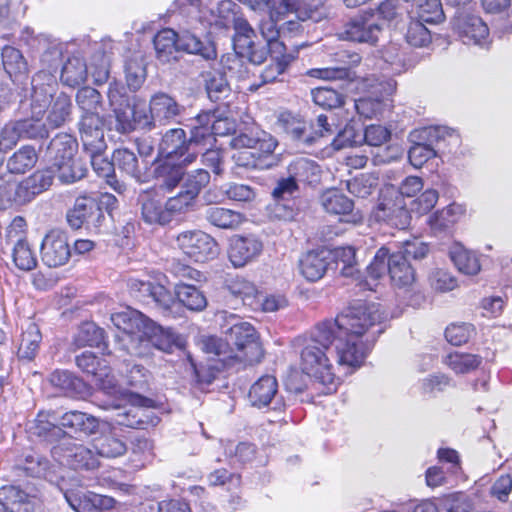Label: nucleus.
<instances>
[{
    "label": "nucleus",
    "instance_id": "22",
    "mask_svg": "<svg viewBox=\"0 0 512 512\" xmlns=\"http://www.w3.org/2000/svg\"><path fill=\"white\" fill-rule=\"evenodd\" d=\"M230 145L234 149H252L256 157H260L263 163L265 158L270 156L276 149V139L265 131L256 132L253 135L240 134L231 139Z\"/></svg>",
    "mask_w": 512,
    "mask_h": 512
},
{
    "label": "nucleus",
    "instance_id": "29",
    "mask_svg": "<svg viewBox=\"0 0 512 512\" xmlns=\"http://www.w3.org/2000/svg\"><path fill=\"white\" fill-rule=\"evenodd\" d=\"M189 164L181 163L180 160L160 158L154 169V175L160 189L171 191L182 180L184 169Z\"/></svg>",
    "mask_w": 512,
    "mask_h": 512
},
{
    "label": "nucleus",
    "instance_id": "9",
    "mask_svg": "<svg viewBox=\"0 0 512 512\" xmlns=\"http://www.w3.org/2000/svg\"><path fill=\"white\" fill-rule=\"evenodd\" d=\"M227 341L235 345L236 358L249 364L260 361L263 350L255 328L248 322L236 321L226 331Z\"/></svg>",
    "mask_w": 512,
    "mask_h": 512
},
{
    "label": "nucleus",
    "instance_id": "41",
    "mask_svg": "<svg viewBox=\"0 0 512 512\" xmlns=\"http://www.w3.org/2000/svg\"><path fill=\"white\" fill-rule=\"evenodd\" d=\"M38 161V154L31 145H24L7 160V170L11 174H24L30 171Z\"/></svg>",
    "mask_w": 512,
    "mask_h": 512
},
{
    "label": "nucleus",
    "instance_id": "44",
    "mask_svg": "<svg viewBox=\"0 0 512 512\" xmlns=\"http://www.w3.org/2000/svg\"><path fill=\"white\" fill-rule=\"evenodd\" d=\"M140 198L142 218L146 223L164 225L171 221L166 204L162 206L158 200L151 198L148 193L141 195Z\"/></svg>",
    "mask_w": 512,
    "mask_h": 512
},
{
    "label": "nucleus",
    "instance_id": "19",
    "mask_svg": "<svg viewBox=\"0 0 512 512\" xmlns=\"http://www.w3.org/2000/svg\"><path fill=\"white\" fill-rule=\"evenodd\" d=\"M263 250V243L254 236L235 235L231 238L228 257L235 268H241L254 261Z\"/></svg>",
    "mask_w": 512,
    "mask_h": 512
},
{
    "label": "nucleus",
    "instance_id": "30",
    "mask_svg": "<svg viewBox=\"0 0 512 512\" xmlns=\"http://www.w3.org/2000/svg\"><path fill=\"white\" fill-rule=\"evenodd\" d=\"M130 288L143 296H150L154 302L164 311L170 310L177 304L174 296L164 285L159 283L131 280Z\"/></svg>",
    "mask_w": 512,
    "mask_h": 512
},
{
    "label": "nucleus",
    "instance_id": "45",
    "mask_svg": "<svg viewBox=\"0 0 512 512\" xmlns=\"http://www.w3.org/2000/svg\"><path fill=\"white\" fill-rule=\"evenodd\" d=\"M288 173L298 183L313 184L320 179V168L312 160L307 158H297L288 166Z\"/></svg>",
    "mask_w": 512,
    "mask_h": 512
},
{
    "label": "nucleus",
    "instance_id": "42",
    "mask_svg": "<svg viewBox=\"0 0 512 512\" xmlns=\"http://www.w3.org/2000/svg\"><path fill=\"white\" fill-rule=\"evenodd\" d=\"M389 249L381 247L375 254L372 262L367 267V277L361 284L363 289L375 291L377 282L388 272Z\"/></svg>",
    "mask_w": 512,
    "mask_h": 512
},
{
    "label": "nucleus",
    "instance_id": "50",
    "mask_svg": "<svg viewBox=\"0 0 512 512\" xmlns=\"http://www.w3.org/2000/svg\"><path fill=\"white\" fill-rule=\"evenodd\" d=\"M88 68L86 63L78 57H72L64 64L61 80L64 84L74 87L84 83L87 79Z\"/></svg>",
    "mask_w": 512,
    "mask_h": 512
},
{
    "label": "nucleus",
    "instance_id": "31",
    "mask_svg": "<svg viewBox=\"0 0 512 512\" xmlns=\"http://www.w3.org/2000/svg\"><path fill=\"white\" fill-rule=\"evenodd\" d=\"M53 93L50 96V103L46 108V125L51 129H56L63 126L71 119L72 114V101L65 93H60L53 98Z\"/></svg>",
    "mask_w": 512,
    "mask_h": 512
},
{
    "label": "nucleus",
    "instance_id": "13",
    "mask_svg": "<svg viewBox=\"0 0 512 512\" xmlns=\"http://www.w3.org/2000/svg\"><path fill=\"white\" fill-rule=\"evenodd\" d=\"M159 157L191 164L197 158V151H191L185 131L181 128H175L164 134L159 145Z\"/></svg>",
    "mask_w": 512,
    "mask_h": 512
},
{
    "label": "nucleus",
    "instance_id": "7",
    "mask_svg": "<svg viewBox=\"0 0 512 512\" xmlns=\"http://www.w3.org/2000/svg\"><path fill=\"white\" fill-rule=\"evenodd\" d=\"M365 86L369 89V95L355 101L357 112L365 118H373L383 113L388 106V97L396 89V82L393 79L379 80L367 78Z\"/></svg>",
    "mask_w": 512,
    "mask_h": 512
},
{
    "label": "nucleus",
    "instance_id": "2",
    "mask_svg": "<svg viewBox=\"0 0 512 512\" xmlns=\"http://www.w3.org/2000/svg\"><path fill=\"white\" fill-rule=\"evenodd\" d=\"M329 329L324 321L319 323L311 332L300 355L303 373L322 386L325 394L335 392L340 383V376L332 361L334 355L328 337Z\"/></svg>",
    "mask_w": 512,
    "mask_h": 512
},
{
    "label": "nucleus",
    "instance_id": "47",
    "mask_svg": "<svg viewBox=\"0 0 512 512\" xmlns=\"http://www.w3.org/2000/svg\"><path fill=\"white\" fill-rule=\"evenodd\" d=\"M228 291L232 297L240 299L243 305H247L251 309L257 304V299L260 294L254 283L239 277L229 282Z\"/></svg>",
    "mask_w": 512,
    "mask_h": 512
},
{
    "label": "nucleus",
    "instance_id": "14",
    "mask_svg": "<svg viewBox=\"0 0 512 512\" xmlns=\"http://www.w3.org/2000/svg\"><path fill=\"white\" fill-rule=\"evenodd\" d=\"M54 172L51 169L38 170L22 180L14 189L13 198H8L5 206L23 205L30 202L38 194L47 190L53 182Z\"/></svg>",
    "mask_w": 512,
    "mask_h": 512
},
{
    "label": "nucleus",
    "instance_id": "5",
    "mask_svg": "<svg viewBox=\"0 0 512 512\" xmlns=\"http://www.w3.org/2000/svg\"><path fill=\"white\" fill-rule=\"evenodd\" d=\"M77 147L76 139L66 133L57 134L48 147L52 168L57 171L58 178L63 183H73L86 174L84 164L75 158Z\"/></svg>",
    "mask_w": 512,
    "mask_h": 512
},
{
    "label": "nucleus",
    "instance_id": "53",
    "mask_svg": "<svg viewBox=\"0 0 512 512\" xmlns=\"http://www.w3.org/2000/svg\"><path fill=\"white\" fill-rule=\"evenodd\" d=\"M444 363L456 374H464L475 370L480 365L481 358L474 354L455 352L448 354Z\"/></svg>",
    "mask_w": 512,
    "mask_h": 512
},
{
    "label": "nucleus",
    "instance_id": "51",
    "mask_svg": "<svg viewBox=\"0 0 512 512\" xmlns=\"http://www.w3.org/2000/svg\"><path fill=\"white\" fill-rule=\"evenodd\" d=\"M178 45L179 51L198 54L207 60L216 57V51L211 45H205L198 37L188 31L178 35Z\"/></svg>",
    "mask_w": 512,
    "mask_h": 512
},
{
    "label": "nucleus",
    "instance_id": "36",
    "mask_svg": "<svg viewBox=\"0 0 512 512\" xmlns=\"http://www.w3.org/2000/svg\"><path fill=\"white\" fill-rule=\"evenodd\" d=\"M449 256L459 272L466 275H476L481 270L480 259L476 252L467 249L459 242L449 248Z\"/></svg>",
    "mask_w": 512,
    "mask_h": 512
},
{
    "label": "nucleus",
    "instance_id": "32",
    "mask_svg": "<svg viewBox=\"0 0 512 512\" xmlns=\"http://www.w3.org/2000/svg\"><path fill=\"white\" fill-rule=\"evenodd\" d=\"M0 505L5 512H34V505L28 494L13 485L0 488Z\"/></svg>",
    "mask_w": 512,
    "mask_h": 512
},
{
    "label": "nucleus",
    "instance_id": "43",
    "mask_svg": "<svg viewBox=\"0 0 512 512\" xmlns=\"http://www.w3.org/2000/svg\"><path fill=\"white\" fill-rule=\"evenodd\" d=\"M320 201L323 209L333 215H350L354 208L353 201L337 189L325 191Z\"/></svg>",
    "mask_w": 512,
    "mask_h": 512
},
{
    "label": "nucleus",
    "instance_id": "34",
    "mask_svg": "<svg viewBox=\"0 0 512 512\" xmlns=\"http://www.w3.org/2000/svg\"><path fill=\"white\" fill-rule=\"evenodd\" d=\"M142 340L144 341L141 343V349H144V355H146L151 346L169 352L175 344L176 336L170 330L163 329L151 320Z\"/></svg>",
    "mask_w": 512,
    "mask_h": 512
},
{
    "label": "nucleus",
    "instance_id": "59",
    "mask_svg": "<svg viewBox=\"0 0 512 512\" xmlns=\"http://www.w3.org/2000/svg\"><path fill=\"white\" fill-rule=\"evenodd\" d=\"M382 58L388 65L386 69L392 74H401L408 69L405 53L396 44L388 45L382 52Z\"/></svg>",
    "mask_w": 512,
    "mask_h": 512
},
{
    "label": "nucleus",
    "instance_id": "23",
    "mask_svg": "<svg viewBox=\"0 0 512 512\" xmlns=\"http://www.w3.org/2000/svg\"><path fill=\"white\" fill-rule=\"evenodd\" d=\"M374 217L377 221L386 222L398 229L407 228L411 221V214L402 197H397L394 201L381 202L374 211Z\"/></svg>",
    "mask_w": 512,
    "mask_h": 512
},
{
    "label": "nucleus",
    "instance_id": "38",
    "mask_svg": "<svg viewBox=\"0 0 512 512\" xmlns=\"http://www.w3.org/2000/svg\"><path fill=\"white\" fill-rule=\"evenodd\" d=\"M157 59L169 63L177 59L179 52L178 34L170 28L160 30L153 40Z\"/></svg>",
    "mask_w": 512,
    "mask_h": 512
},
{
    "label": "nucleus",
    "instance_id": "35",
    "mask_svg": "<svg viewBox=\"0 0 512 512\" xmlns=\"http://www.w3.org/2000/svg\"><path fill=\"white\" fill-rule=\"evenodd\" d=\"M278 382L272 375H265L259 378L249 390L251 404L258 408L268 406L276 398Z\"/></svg>",
    "mask_w": 512,
    "mask_h": 512
},
{
    "label": "nucleus",
    "instance_id": "8",
    "mask_svg": "<svg viewBox=\"0 0 512 512\" xmlns=\"http://www.w3.org/2000/svg\"><path fill=\"white\" fill-rule=\"evenodd\" d=\"M176 246L195 262L204 263L217 257L219 247L214 238L201 230H187L175 238Z\"/></svg>",
    "mask_w": 512,
    "mask_h": 512
},
{
    "label": "nucleus",
    "instance_id": "64",
    "mask_svg": "<svg viewBox=\"0 0 512 512\" xmlns=\"http://www.w3.org/2000/svg\"><path fill=\"white\" fill-rule=\"evenodd\" d=\"M474 334L475 328L469 323L451 324L445 330L447 341L455 346L467 343Z\"/></svg>",
    "mask_w": 512,
    "mask_h": 512
},
{
    "label": "nucleus",
    "instance_id": "25",
    "mask_svg": "<svg viewBox=\"0 0 512 512\" xmlns=\"http://www.w3.org/2000/svg\"><path fill=\"white\" fill-rule=\"evenodd\" d=\"M330 262L331 254L329 251H310L300 258L299 270L305 279L315 282L325 275Z\"/></svg>",
    "mask_w": 512,
    "mask_h": 512
},
{
    "label": "nucleus",
    "instance_id": "62",
    "mask_svg": "<svg viewBox=\"0 0 512 512\" xmlns=\"http://www.w3.org/2000/svg\"><path fill=\"white\" fill-rule=\"evenodd\" d=\"M95 448L100 456L107 458L119 457L126 452L125 443L114 436H104L98 439Z\"/></svg>",
    "mask_w": 512,
    "mask_h": 512
},
{
    "label": "nucleus",
    "instance_id": "15",
    "mask_svg": "<svg viewBox=\"0 0 512 512\" xmlns=\"http://www.w3.org/2000/svg\"><path fill=\"white\" fill-rule=\"evenodd\" d=\"M41 258L48 267L65 265L72 255L68 238L60 230L49 231L41 243Z\"/></svg>",
    "mask_w": 512,
    "mask_h": 512
},
{
    "label": "nucleus",
    "instance_id": "24",
    "mask_svg": "<svg viewBox=\"0 0 512 512\" xmlns=\"http://www.w3.org/2000/svg\"><path fill=\"white\" fill-rule=\"evenodd\" d=\"M65 499L70 507L76 512H103L113 506L114 500L107 496H102L92 492L85 491H66Z\"/></svg>",
    "mask_w": 512,
    "mask_h": 512
},
{
    "label": "nucleus",
    "instance_id": "17",
    "mask_svg": "<svg viewBox=\"0 0 512 512\" xmlns=\"http://www.w3.org/2000/svg\"><path fill=\"white\" fill-rule=\"evenodd\" d=\"M103 219L102 207L90 196L78 197L67 213V221L73 229H79L84 224L99 227Z\"/></svg>",
    "mask_w": 512,
    "mask_h": 512
},
{
    "label": "nucleus",
    "instance_id": "54",
    "mask_svg": "<svg viewBox=\"0 0 512 512\" xmlns=\"http://www.w3.org/2000/svg\"><path fill=\"white\" fill-rule=\"evenodd\" d=\"M67 462L73 469H95L99 465L94 453L81 444L74 445L70 450Z\"/></svg>",
    "mask_w": 512,
    "mask_h": 512
},
{
    "label": "nucleus",
    "instance_id": "21",
    "mask_svg": "<svg viewBox=\"0 0 512 512\" xmlns=\"http://www.w3.org/2000/svg\"><path fill=\"white\" fill-rule=\"evenodd\" d=\"M271 61L261 71L262 84L282 81L281 76L287 71L290 64L295 60L296 54L287 52L284 43H274L272 50H269Z\"/></svg>",
    "mask_w": 512,
    "mask_h": 512
},
{
    "label": "nucleus",
    "instance_id": "56",
    "mask_svg": "<svg viewBox=\"0 0 512 512\" xmlns=\"http://www.w3.org/2000/svg\"><path fill=\"white\" fill-rule=\"evenodd\" d=\"M94 381L95 385L106 395L115 398L112 402L123 401L126 399L125 396L129 395L120 390L114 376L110 374V369L106 365L99 369V372L94 376Z\"/></svg>",
    "mask_w": 512,
    "mask_h": 512
},
{
    "label": "nucleus",
    "instance_id": "63",
    "mask_svg": "<svg viewBox=\"0 0 512 512\" xmlns=\"http://www.w3.org/2000/svg\"><path fill=\"white\" fill-rule=\"evenodd\" d=\"M430 287L436 292H449L457 287L456 278L444 269H434L428 276Z\"/></svg>",
    "mask_w": 512,
    "mask_h": 512
},
{
    "label": "nucleus",
    "instance_id": "49",
    "mask_svg": "<svg viewBox=\"0 0 512 512\" xmlns=\"http://www.w3.org/2000/svg\"><path fill=\"white\" fill-rule=\"evenodd\" d=\"M2 63L10 78L15 80L28 72V65L22 53L11 46L2 49Z\"/></svg>",
    "mask_w": 512,
    "mask_h": 512
},
{
    "label": "nucleus",
    "instance_id": "37",
    "mask_svg": "<svg viewBox=\"0 0 512 512\" xmlns=\"http://www.w3.org/2000/svg\"><path fill=\"white\" fill-rule=\"evenodd\" d=\"M463 214L462 205L452 203L432 214L428 219V225L431 231L438 235L449 231L461 219Z\"/></svg>",
    "mask_w": 512,
    "mask_h": 512
},
{
    "label": "nucleus",
    "instance_id": "12",
    "mask_svg": "<svg viewBox=\"0 0 512 512\" xmlns=\"http://www.w3.org/2000/svg\"><path fill=\"white\" fill-rule=\"evenodd\" d=\"M381 33V27L374 13H365L345 23L338 36L342 40L375 44Z\"/></svg>",
    "mask_w": 512,
    "mask_h": 512
},
{
    "label": "nucleus",
    "instance_id": "40",
    "mask_svg": "<svg viewBox=\"0 0 512 512\" xmlns=\"http://www.w3.org/2000/svg\"><path fill=\"white\" fill-rule=\"evenodd\" d=\"M205 219L213 226L221 229H236L244 221V216L237 211L224 207H208Z\"/></svg>",
    "mask_w": 512,
    "mask_h": 512
},
{
    "label": "nucleus",
    "instance_id": "20",
    "mask_svg": "<svg viewBox=\"0 0 512 512\" xmlns=\"http://www.w3.org/2000/svg\"><path fill=\"white\" fill-rule=\"evenodd\" d=\"M104 121L101 116H80L78 130L83 148L86 151L104 152Z\"/></svg>",
    "mask_w": 512,
    "mask_h": 512
},
{
    "label": "nucleus",
    "instance_id": "28",
    "mask_svg": "<svg viewBox=\"0 0 512 512\" xmlns=\"http://www.w3.org/2000/svg\"><path fill=\"white\" fill-rule=\"evenodd\" d=\"M278 124L287 136L299 144L311 146L316 142L312 126L290 113H282L279 116Z\"/></svg>",
    "mask_w": 512,
    "mask_h": 512
},
{
    "label": "nucleus",
    "instance_id": "4",
    "mask_svg": "<svg viewBox=\"0 0 512 512\" xmlns=\"http://www.w3.org/2000/svg\"><path fill=\"white\" fill-rule=\"evenodd\" d=\"M44 78L49 81L52 78L39 73L32 78V93L30 97L31 116L17 120L22 140H37L48 137L49 131L45 122L42 121L43 115L50 103V96L54 90L52 83H44Z\"/></svg>",
    "mask_w": 512,
    "mask_h": 512
},
{
    "label": "nucleus",
    "instance_id": "3",
    "mask_svg": "<svg viewBox=\"0 0 512 512\" xmlns=\"http://www.w3.org/2000/svg\"><path fill=\"white\" fill-rule=\"evenodd\" d=\"M175 10L217 30L234 27L248 38V22L239 17L240 7L232 0H174Z\"/></svg>",
    "mask_w": 512,
    "mask_h": 512
},
{
    "label": "nucleus",
    "instance_id": "10",
    "mask_svg": "<svg viewBox=\"0 0 512 512\" xmlns=\"http://www.w3.org/2000/svg\"><path fill=\"white\" fill-rule=\"evenodd\" d=\"M209 180L210 175L205 169H197L187 176L181 191L166 201L170 220L175 214L185 213L193 207L201 189Z\"/></svg>",
    "mask_w": 512,
    "mask_h": 512
},
{
    "label": "nucleus",
    "instance_id": "33",
    "mask_svg": "<svg viewBox=\"0 0 512 512\" xmlns=\"http://www.w3.org/2000/svg\"><path fill=\"white\" fill-rule=\"evenodd\" d=\"M388 273L399 288L410 287L416 280L414 268L401 253H393L388 260Z\"/></svg>",
    "mask_w": 512,
    "mask_h": 512
},
{
    "label": "nucleus",
    "instance_id": "18",
    "mask_svg": "<svg viewBox=\"0 0 512 512\" xmlns=\"http://www.w3.org/2000/svg\"><path fill=\"white\" fill-rule=\"evenodd\" d=\"M326 0H281V7L273 15H283L286 18L294 13L298 20L319 22L328 15L325 7Z\"/></svg>",
    "mask_w": 512,
    "mask_h": 512
},
{
    "label": "nucleus",
    "instance_id": "46",
    "mask_svg": "<svg viewBox=\"0 0 512 512\" xmlns=\"http://www.w3.org/2000/svg\"><path fill=\"white\" fill-rule=\"evenodd\" d=\"M98 420L91 415L79 411L65 413L60 419V425L70 429L72 432H83L93 434L98 429Z\"/></svg>",
    "mask_w": 512,
    "mask_h": 512
},
{
    "label": "nucleus",
    "instance_id": "27",
    "mask_svg": "<svg viewBox=\"0 0 512 512\" xmlns=\"http://www.w3.org/2000/svg\"><path fill=\"white\" fill-rule=\"evenodd\" d=\"M154 126L167 125L174 121L182 111V107L174 98L166 93H157L152 96L149 104Z\"/></svg>",
    "mask_w": 512,
    "mask_h": 512
},
{
    "label": "nucleus",
    "instance_id": "60",
    "mask_svg": "<svg viewBox=\"0 0 512 512\" xmlns=\"http://www.w3.org/2000/svg\"><path fill=\"white\" fill-rule=\"evenodd\" d=\"M12 258L15 266L23 271L33 270L37 265V258L28 242L16 243L13 247Z\"/></svg>",
    "mask_w": 512,
    "mask_h": 512
},
{
    "label": "nucleus",
    "instance_id": "61",
    "mask_svg": "<svg viewBox=\"0 0 512 512\" xmlns=\"http://www.w3.org/2000/svg\"><path fill=\"white\" fill-rule=\"evenodd\" d=\"M206 91L211 101H219L229 95L227 79L221 73H210L206 78Z\"/></svg>",
    "mask_w": 512,
    "mask_h": 512
},
{
    "label": "nucleus",
    "instance_id": "11",
    "mask_svg": "<svg viewBox=\"0 0 512 512\" xmlns=\"http://www.w3.org/2000/svg\"><path fill=\"white\" fill-rule=\"evenodd\" d=\"M453 29L465 45L489 49L492 43L487 24L476 15L463 14L453 23Z\"/></svg>",
    "mask_w": 512,
    "mask_h": 512
},
{
    "label": "nucleus",
    "instance_id": "6",
    "mask_svg": "<svg viewBox=\"0 0 512 512\" xmlns=\"http://www.w3.org/2000/svg\"><path fill=\"white\" fill-rule=\"evenodd\" d=\"M110 320L123 333L122 336H119L123 349L130 355L144 356L141 343L144 332L151 320L140 311L130 307L112 313Z\"/></svg>",
    "mask_w": 512,
    "mask_h": 512
},
{
    "label": "nucleus",
    "instance_id": "1",
    "mask_svg": "<svg viewBox=\"0 0 512 512\" xmlns=\"http://www.w3.org/2000/svg\"><path fill=\"white\" fill-rule=\"evenodd\" d=\"M383 319L380 305L371 303L350 307L335 319L324 321L331 330L328 337L338 370L347 373L363 365L375 341L366 334Z\"/></svg>",
    "mask_w": 512,
    "mask_h": 512
},
{
    "label": "nucleus",
    "instance_id": "55",
    "mask_svg": "<svg viewBox=\"0 0 512 512\" xmlns=\"http://www.w3.org/2000/svg\"><path fill=\"white\" fill-rule=\"evenodd\" d=\"M42 335L38 326L34 323H29L26 330L22 334V339L19 346V356L31 360L36 355Z\"/></svg>",
    "mask_w": 512,
    "mask_h": 512
},
{
    "label": "nucleus",
    "instance_id": "58",
    "mask_svg": "<svg viewBox=\"0 0 512 512\" xmlns=\"http://www.w3.org/2000/svg\"><path fill=\"white\" fill-rule=\"evenodd\" d=\"M313 102L324 108L334 109L344 103V96L331 87H317L311 91Z\"/></svg>",
    "mask_w": 512,
    "mask_h": 512
},
{
    "label": "nucleus",
    "instance_id": "52",
    "mask_svg": "<svg viewBox=\"0 0 512 512\" xmlns=\"http://www.w3.org/2000/svg\"><path fill=\"white\" fill-rule=\"evenodd\" d=\"M88 153L91 165L98 176L106 178L107 183L116 191L121 192L123 186L114 178V164L103 156V152L86 151Z\"/></svg>",
    "mask_w": 512,
    "mask_h": 512
},
{
    "label": "nucleus",
    "instance_id": "57",
    "mask_svg": "<svg viewBox=\"0 0 512 512\" xmlns=\"http://www.w3.org/2000/svg\"><path fill=\"white\" fill-rule=\"evenodd\" d=\"M113 164L114 168L117 167L127 175L137 179L140 178L138 159L132 151L126 148L115 150L113 153Z\"/></svg>",
    "mask_w": 512,
    "mask_h": 512
},
{
    "label": "nucleus",
    "instance_id": "16",
    "mask_svg": "<svg viewBox=\"0 0 512 512\" xmlns=\"http://www.w3.org/2000/svg\"><path fill=\"white\" fill-rule=\"evenodd\" d=\"M125 397L126 399L123 401L107 402L102 406V408L106 410H121V412L117 414L118 418L116 419V422L119 425L138 428L144 424V421L141 418V415L144 412L143 408L148 407L151 401L138 394L132 393Z\"/></svg>",
    "mask_w": 512,
    "mask_h": 512
},
{
    "label": "nucleus",
    "instance_id": "26",
    "mask_svg": "<svg viewBox=\"0 0 512 512\" xmlns=\"http://www.w3.org/2000/svg\"><path fill=\"white\" fill-rule=\"evenodd\" d=\"M212 118L213 115L211 113L203 112L198 114L193 120L190 137L187 141L191 147V151H197V155L201 153L203 149L214 145L215 138L210 127Z\"/></svg>",
    "mask_w": 512,
    "mask_h": 512
},
{
    "label": "nucleus",
    "instance_id": "39",
    "mask_svg": "<svg viewBox=\"0 0 512 512\" xmlns=\"http://www.w3.org/2000/svg\"><path fill=\"white\" fill-rule=\"evenodd\" d=\"M176 301L191 311H202L207 306V299L203 292L195 285L180 282L174 288Z\"/></svg>",
    "mask_w": 512,
    "mask_h": 512
},
{
    "label": "nucleus",
    "instance_id": "48",
    "mask_svg": "<svg viewBox=\"0 0 512 512\" xmlns=\"http://www.w3.org/2000/svg\"><path fill=\"white\" fill-rule=\"evenodd\" d=\"M76 103L81 111V116H101V95L96 89L83 87L78 90Z\"/></svg>",
    "mask_w": 512,
    "mask_h": 512
}]
</instances>
